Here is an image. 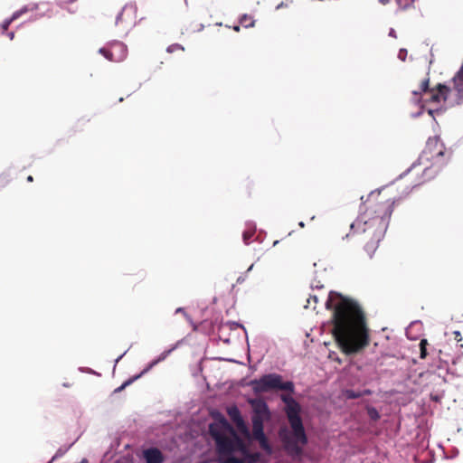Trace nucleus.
Listing matches in <instances>:
<instances>
[{
  "mask_svg": "<svg viewBox=\"0 0 463 463\" xmlns=\"http://www.w3.org/2000/svg\"><path fill=\"white\" fill-rule=\"evenodd\" d=\"M325 305L333 311L332 332L343 353L357 354L369 345L366 317L356 301L331 291Z\"/></svg>",
  "mask_w": 463,
  "mask_h": 463,
  "instance_id": "f257e3e1",
  "label": "nucleus"
},
{
  "mask_svg": "<svg viewBox=\"0 0 463 463\" xmlns=\"http://www.w3.org/2000/svg\"><path fill=\"white\" fill-rule=\"evenodd\" d=\"M383 191L371 192L361 206V217L351 224L354 232H362L369 239L364 248L372 257L388 226L393 207L397 202Z\"/></svg>",
  "mask_w": 463,
  "mask_h": 463,
  "instance_id": "f03ea898",
  "label": "nucleus"
},
{
  "mask_svg": "<svg viewBox=\"0 0 463 463\" xmlns=\"http://www.w3.org/2000/svg\"><path fill=\"white\" fill-rule=\"evenodd\" d=\"M209 432L215 441L218 463H225L229 458H236L234 454L243 450L245 442L224 418L217 423L210 424Z\"/></svg>",
  "mask_w": 463,
  "mask_h": 463,
  "instance_id": "7ed1b4c3",
  "label": "nucleus"
},
{
  "mask_svg": "<svg viewBox=\"0 0 463 463\" xmlns=\"http://www.w3.org/2000/svg\"><path fill=\"white\" fill-rule=\"evenodd\" d=\"M280 398L286 404L285 412L292 429V437L286 436L282 439L285 449L291 456H300L303 450L298 444L304 446L307 443V437L299 415L301 411L300 405L288 394H282Z\"/></svg>",
  "mask_w": 463,
  "mask_h": 463,
  "instance_id": "20e7f679",
  "label": "nucleus"
},
{
  "mask_svg": "<svg viewBox=\"0 0 463 463\" xmlns=\"http://www.w3.org/2000/svg\"><path fill=\"white\" fill-rule=\"evenodd\" d=\"M429 78L422 80L420 90H414L412 93L415 97L420 96L421 93L427 96L425 101L439 104L441 101H446L450 89L445 84H438L436 88H429Z\"/></svg>",
  "mask_w": 463,
  "mask_h": 463,
  "instance_id": "39448f33",
  "label": "nucleus"
},
{
  "mask_svg": "<svg viewBox=\"0 0 463 463\" xmlns=\"http://www.w3.org/2000/svg\"><path fill=\"white\" fill-rule=\"evenodd\" d=\"M269 418H262L260 416H252V439L259 442V445L261 449H263L266 453L271 454L272 448L265 436L263 430V422L265 420H269Z\"/></svg>",
  "mask_w": 463,
  "mask_h": 463,
  "instance_id": "423d86ee",
  "label": "nucleus"
},
{
  "mask_svg": "<svg viewBox=\"0 0 463 463\" xmlns=\"http://www.w3.org/2000/svg\"><path fill=\"white\" fill-rule=\"evenodd\" d=\"M99 52L110 61H122L127 56V47L124 43L117 42L109 48H101Z\"/></svg>",
  "mask_w": 463,
  "mask_h": 463,
  "instance_id": "0eeeda50",
  "label": "nucleus"
},
{
  "mask_svg": "<svg viewBox=\"0 0 463 463\" xmlns=\"http://www.w3.org/2000/svg\"><path fill=\"white\" fill-rule=\"evenodd\" d=\"M267 387L270 390H283L293 392L294 384L292 382H282V377L276 373L265 374L262 376Z\"/></svg>",
  "mask_w": 463,
  "mask_h": 463,
  "instance_id": "6e6552de",
  "label": "nucleus"
},
{
  "mask_svg": "<svg viewBox=\"0 0 463 463\" xmlns=\"http://www.w3.org/2000/svg\"><path fill=\"white\" fill-rule=\"evenodd\" d=\"M422 154L424 156H426L427 159H434L436 157L441 156L444 155L443 144L436 137H430Z\"/></svg>",
  "mask_w": 463,
  "mask_h": 463,
  "instance_id": "1a4fd4ad",
  "label": "nucleus"
},
{
  "mask_svg": "<svg viewBox=\"0 0 463 463\" xmlns=\"http://www.w3.org/2000/svg\"><path fill=\"white\" fill-rule=\"evenodd\" d=\"M241 457L231 458L225 463H257L260 459V452H250L247 445L243 447V450L239 452Z\"/></svg>",
  "mask_w": 463,
  "mask_h": 463,
  "instance_id": "9d476101",
  "label": "nucleus"
},
{
  "mask_svg": "<svg viewBox=\"0 0 463 463\" xmlns=\"http://www.w3.org/2000/svg\"><path fill=\"white\" fill-rule=\"evenodd\" d=\"M250 404L253 409L252 416H260L262 418H269V411L267 403L262 400H252Z\"/></svg>",
  "mask_w": 463,
  "mask_h": 463,
  "instance_id": "9b49d317",
  "label": "nucleus"
},
{
  "mask_svg": "<svg viewBox=\"0 0 463 463\" xmlns=\"http://www.w3.org/2000/svg\"><path fill=\"white\" fill-rule=\"evenodd\" d=\"M144 458L146 463H163L162 452L156 448L147 449L144 451Z\"/></svg>",
  "mask_w": 463,
  "mask_h": 463,
  "instance_id": "f8f14e48",
  "label": "nucleus"
},
{
  "mask_svg": "<svg viewBox=\"0 0 463 463\" xmlns=\"http://www.w3.org/2000/svg\"><path fill=\"white\" fill-rule=\"evenodd\" d=\"M163 358H159L157 360H154L153 362H151L139 374H137L131 378H129L128 380H127L126 382H124L119 387H118L115 392H119L121 391H123L127 386L130 385L131 383H133L135 381H137V379H139L142 375H144L145 373H146L152 367H154L160 360H162Z\"/></svg>",
  "mask_w": 463,
  "mask_h": 463,
  "instance_id": "ddd939ff",
  "label": "nucleus"
},
{
  "mask_svg": "<svg viewBox=\"0 0 463 463\" xmlns=\"http://www.w3.org/2000/svg\"><path fill=\"white\" fill-rule=\"evenodd\" d=\"M249 385L251 387L255 393H261L269 391V389L266 385V382L263 380L262 377L259 380H251L249 383Z\"/></svg>",
  "mask_w": 463,
  "mask_h": 463,
  "instance_id": "4468645a",
  "label": "nucleus"
},
{
  "mask_svg": "<svg viewBox=\"0 0 463 463\" xmlns=\"http://www.w3.org/2000/svg\"><path fill=\"white\" fill-rule=\"evenodd\" d=\"M254 23L255 21L253 20V18L248 14L242 15L241 18L240 19V24L245 28L254 26Z\"/></svg>",
  "mask_w": 463,
  "mask_h": 463,
  "instance_id": "2eb2a0df",
  "label": "nucleus"
},
{
  "mask_svg": "<svg viewBox=\"0 0 463 463\" xmlns=\"http://www.w3.org/2000/svg\"><path fill=\"white\" fill-rule=\"evenodd\" d=\"M401 10H407L413 6L414 0H396Z\"/></svg>",
  "mask_w": 463,
  "mask_h": 463,
  "instance_id": "dca6fc26",
  "label": "nucleus"
},
{
  "mask_svg": "<svg viewBox=\"0 0 463 463\" xmlns=\"http://www.w3.org/2000/svg\"><path fill=\"white\" fill-rule=\"evenodd\" d=\"M429 345V343H428L427 339H421L420 342V357L421 359H425L428 355V353H427V345Z\"/></svg>",
  "mask_w": 463,
  "mask_h": 463,
  "instance_id": "f3484780",
  "label": "nucleus"
},
{
  "mask_svg": "<svg viewBox=\"0 0 463 463\" xmlns=\"http://www.w3.org/2000/svg\"><path fill=\"white\" fill-rule=\"evenodd\" d=\"M236 425L238 427V429L246 436V437H249L250 436V431L243 420V419H239L238 421L236 422Z\"/></svg>",
  "mask_w": 463,
  "mask_h": 463,
  "instance_id": "a211bd4d",
  "label": "nucleus"
},
{
  "mask_svg": "<svg viewBox=\"0 0 463 463\" xmlns=\"http://www.w3.org/2000/svg\"><path fill=\"white\" fill-rule=\"evenodd\" d=\"M228 412L230 417L235 423L238 421L239 419H241L240 411L236 407L231 408Z\"/></svg>",
  "mask_w": 463,
  "mask_h": 463,
  "instance_id": "6ab92c4d",
  "label": "nucleus"
},
{
  "mask_svg": "<svg viewBox=\"0 0 463 463\" xmlns=\"http://www.w3.org/2000/svg\"><path fill=\"white\" fill-rule=\"evenodd\" d=\"M184 52V48L179 44V43H173L171 45H169L166 49V52H169V53H172V52Z\"/></svg>",
  "mask_w": 463,
  "mask_h": 463,
  "instance_id": "aec40b11",
  "label": "nucleus"
},
{
  "mask_svg": "<svg viewBox=\"0 0 463 463\" xmlns=\"http://www.w3.org/2000/svg\"><path fill=\"white\" fill-rule=\"evenodd\" d=\"M423 175L426 176L421 182L418 183L417 185L428 181V180H430L432 178V170L431 168H429V167H425L424 170H423ZM416 186V184L414 185Z\"/></svg>",
  "mask_w": 463,
  "mask_h": 463,
  "instance_id": "412c9836",
  "label": "nucleus"
},
{
  "mask_svg": "<svg viewBox=\"0 0 463 463\" xmlns=\"http://www.w3.org/2000/svg\"><path fill=\"white\" fill-rule=\"evenodd\" d=\"M368 415L371 420H377L380 419V414L375 408H368Z\"/></svg>",
  "mask_w": 463,
  "mask_h": 463,
  "instance_id": "4be33fe9",
  "label": "nucleus"
},
{
  "mask_svg": "<svg viewBox=\"0 0 463 463\" xmlns=\"http://www.w3.org/2000/svg\"><path fill=\"white\" fill-rule=\"evenodd\" d=\"M21 13H22V12H15V13L13 14V16H12V18H11V19L5 21V23H4V24H3V28H4V30H7V28H8V26L10 25V24L12 23V21H14V20L17 19V18L20 16Z\"/></svg>",
  "mask_w": 463,
  "mask_h": 463,
  "instance_id": "5701e85b",
  "label": "nucleus"
},
{
  "mask_svg": "<svg viewBox=\"0 0 463 463\" xmlns=\"http://www.w3.org/2000/svg\"><path fill=\"white\" fill-rule=\"evenodd\" d=\"M361 396H362L361 393L355 392L354 391H347L345 393V397L347 399H357V398H360Z\"/></svg>",
  "mask_w": 463,
  "mask_h": 463,
  "instance_id": "b1692460",
  "label": "nucleus"
},
{
  "mask_svg": "<svg viewBox=\"0 0 463 463\" xmlns=\"http://www.w3.org/2000/svg\"><path fill=\"white\" fill-rule=\"evenodd\" d=\"M254 234V232H251V231H245L242 234V237H243V241L245 243H249V241L251 239V237L253 236Z\"/></svg>",
  "mask_w": 463,
  "mask_h": 463,
  "instance_id": "393cba45",
  "label": "nucleus"
},
{
  "mask_svg": "<svg viewBox=\"0 0 463 463\" xmlns=\"http://www.w3.org/2000/svg\"><path fill=\"white\" fill-rule=\"evenodd\" d=\"M312 301L314 302V304H317L318 302V298L316 295L310 296L309 298L307 299V305L311 306Z\"/></svg>",
  "mask_w": 463,
  "mask_h": 463,
  "instance_id": "a878e982",
  "label": "nucleus"
},
{
  "mask_svg": "<svg viewBox=\"0 0 463 463\" xmlns=\"http://www.w3.org/2000/svg\"><path fill=\"white\" fill-rule=\"evenodd\" d=\"M454 335H455V339L458 340V341H460L461 340V337H460V333L458 331H455L454 332Z\"/></svg>",
  "mask_w": 463,
  "mask_h": 463,
  "instance_id": "bb28decb",
  "label": "nucleus"
},
{
  "mask_svg": "<svg viewBox=\"0 0 463 463\" xmlns=\"http://www.w3.org/2000/svg\"><path fill=\"white\" fill-rule=\"evenodd\" d=\"M389 35L392 36V37H396L395 31L393 29H391Z\"/></svg>",
  "mask_w": 463,
  "mask_h": 463,
  "instance_id": "cd10ccee",
  "label": "nucleus"
},
{
  "mask_svg": "<svg viewBox=\"0 0 463 463\" xmlns=\"http://www.w3.org/2000/svg\"><path fill=\"white\" fill-rule=\"evenodd\" d=\"M383 5L389 3L391 0H379Z\"/></svg>",
  "mask_w": 463,
  "mask_h": 463,
  "instance_id": "c85d7f7f",
  "label": "nucleus"
},
{
  "mask_svg": "<svg viewBox=\"0 0 463 463\" xmlns=\"http://www.w3.org/2000/svg\"><path fill=\"white\" fill-rule=\"evenodd\" d=\"M27 181H28V182H33V177L32 175H29V176L27 177Z\"/></svg>",
  "mask_w": 463,
  "mask_h": 463,
  "instance_id": "c756f323",
  "label": "nucleus"
},
{
  "mask_svg": "<svg viewBox=\"0 0 463 463\" xmlns=\"http://www.w3.org/2000/svg\"><path fill=\"white\" fill-rule=\"evenodd\" d=\"M417 166L416 165H412V167L409 170V172H412L414 170H416Z\"/></svg>",
  "mask_w": 463,
  "mask_h": 463,
  "instance_id": "7c9ffc66",
  "label": "nucleus"
},
{
  "mask_svg": "<svg viewBox=\"0 0 463 463\" xmlns=\"http://www.w3.org/2000/svg\"><path fill=\"white\" fill-rule=\"evenodd\" d=\"M233 29H234V31L239 32V31H240V26H239V25L234 26V28H233Z\"/></svg>",
  "mask_w": 463,
  "mask_h": 463,
  "instance_id": "2f4dec72",
  "label": "nucleus"
},
{
  "mask_svg": "<svg viewBox=\"0 0 463 463\" xmlns=\"http://www.w3.org/2000/svg\"><path fill=\"white\" fill-rule=\"evenodd\" d=\"M121 14L117 17V23L121 19Z\"/></svg>",
  "mask_w": 463,
  "mask_h": 463,
  "instance_id": "473e14b6",
  "label": "nucleus"
}]
</instances>
